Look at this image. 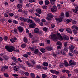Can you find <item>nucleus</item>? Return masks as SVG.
<instances>
[{
	"mask_svg": "<svg viewBox=\"0 0 78 78\" xmlns=\"http://www.w3.org/2000/svg\"><path fill=\"white\" fill-rule=\"evenodd\" d=\"M23 41L24 42L27 43L28 42V40H27V38L25 37L24 38Z\"/></svg>",
	"mask_w": 78,
	"mask_h": 78,
	"instance_id": "35",
	"label": "nucleus"
},
{
	"mask_svg": "<svg viewBox=\"0 0 78 78\" xmlns=\"http://www.w3.org/2000/svg\"><path fill=\"white\" fill-rule=\"evenodd\" d=\"M36 25V24L33 23L29 25V27L30 28H34Z\"/></svg>",
	"mask_w": 78,
	"mask_h": 78,
	"instance_id": "5",
	"label": "nucleus"
},
{
	"mask_svg": "<svg viewBox=\"0 0 78 78\" xmlns=\"http://www.w3.org/2000/svg\"><path fill=\"white\" fill-rule=\"evenodd\" d=\"M64 65H65L66 67H67L69 66V63H68V62H67V61H66V60L64 61Z\"/></svg>",
	"mask_w": 78,
	"mask_h": 78,
	"instance_id": "16",
	"label": "nucleus"
},
{
	"mask_svg": "<svg viewBox=\"0 0 78 78\" xmlns=\"http://www.w3.org/2000/svg\"><path fill=\"white\" fill-rule=\"evenodd\" d=\"M30 75L32 77V78H34V76H35V75H34V74L33 73H30Z\"/></svg>",
	"mask_w": 78,
	"mask_h": 78,
	"instance_id": "33",
	"label": "nucleus"
},
{
	"mask_svg": "<svg viewBox=\"0 0 78 78\" xmlns=\"http://www.w3.org/2000/svg\"><path fill=\"white\" fill-rule=\"evenodd\" d=\"M29 35L30 37H32L33 36L32 35H31V34L30 33H29Z\"/></svg>",
	"mask_w": 78,
	"mask_h": 78,
	"instance_id": "62",
	"label": "nucleus"
},
{
	"mask_svg": "<svg viewBox=\"0 0 78 78\" xmlns=\"http://www.w3.org/2000/svg\"><path fill=\"white\" fill-rule=\"evenodd\" d=\"M5 49H6L9 52H12L14 50H15L16 48L13 46H6L5 47Z\"/></svg>",
	"mask_w": 78,
	"mask_h": 78,
	"instance_id": "2",
	"label": "nucleus"
},
{
	"mask_svg": "<svg viewBox=\"0 0 78 78\" xmlns=\"http://www.w3.org/2000/svg\"><path fill=\"white\" fill-rule=\"evenodd\" d=\"M12 59L13 60L14 62H17V59L14 57H12Z\"/></svg>",
	"mask_w": 78,
	"mask_h": 78,
	"instance_id": "18",
	"label": "nucleus"
},
{
	"mask_svg": "<svg viewBox=\"0 0 78 78\" xmlns=\"http://www.w3.org/2000/svg\"><path fill=\"white\" fill-rule=\"evenodd\" d=\"M62 72H66L67 74L70 73V71L69 70H63L62 71Z\"/></svg>",
	"mask_w": 78,
	"mask_h": 78,
	"instance_id": "21",
	"label": "nucleus"
},
{
	"mask_svg": "<svg viewBox=\"0 0 78 78\" xmlns=\"http://www.w3.org/2000/svg\"><path fill=\"white\" fill-rule=\"evenodd\" d=\"M11 31L15 34H17V30L16 29H15L13 30H12Z\"/></svg>",
	"mask_w": 78,
	"mask_h": 78,
	"instance_id": "15",
	"label": "nucleus"
},
{
	"mask_svg": "<svg viewBox=\"0 0 78 78\" xmlns=\"http://www.w3.org/2000/svg\"><path fill=\"white\" fill-rule=\"evenodd\" d=\"M4 16L5 17H8V15L6 13H5L4 14Z\"/></svg>",
	"mask_w": 78,
	"mask_h": 78,
	"instance_id": "54",
	"label": "nucleus"
},
{
	"mask_svg": "<svg viewBox=\"0 0 78 78\" xmlns=\"http://www.w3.org/2000/svg\"><path fill=\"white\" fill-rule=\"evenodd\" d=\"M20 20H22V21H23V20H24V18L23 17H20Z\"/></svg>",
	"mask_w": 78,
	"mask_h": 78,
	"instance_id": "42",
	"label": "nucleus"
},
{
	"mask_svg": "<svg viewBox=\"0 0 78 78\" xmlns=\"http://www.w3.org/2000/svg\"><path fill=\"white\" fill-rule=\"evenodd\" d=\"M8 37L7 36H5L4 38V39L5 41H6L7 40H8Z\"/></svg>",
	"mask_w": 78,
	"mask_h": 78,
	"instance_id": "50",
	"label": "nucleus"
},
{
	"mask_svg": "<svg viewBox=\"0 0 78 78\" xmlns=\"http://www.w3.org/2000/svg\"><path fill=\"white\" fill-rule=\"evenodd\" d=\"M67 45V43L65 42L64 43V47H66Z\"/></svg>",
	"mask_w": 78,
	"mask_h": 78,
	"instance_id": "60",
	"label": "nucleus"
},
{
	"mask_svg": "<svg viewBox=\"0 0 78 78\" xmlns=\"http://www.w3.org/2000/svg\"><path fill=\"white\" fill-rule=\"evenodd\" d=\"M34 20L37 23H39L40 22L41 20L40 19L38 18H36L35 17L34 18Z\"/></svg>",
	"mask_w": 78,
	"mask_h": 78,
	"instance_id": "8",
	"label": "nucleus"
},
{
	"mask_svg": "<svg viewBox=\"0 0 78 78\" xmlns=\"http://www.w3.org/2000/svg\"><path fill=\"white\" fill-rule=\"evenodd\" d=\"M39 44L40 46H44V44L43 43H40Z\"/></svg>",
	"mask_w": 78,
	"mask_h": 78,
	"instance_id": "56",
	"label": "nucleus"
},
{
	"mask_svg": "<svg viewBox=\"0 0 78 78\" xmlns=\"http://www.w3.org/2000/svg\"><path fill=\"white\" fill-rule=\"evenodd\" d=\"M35 33H38L39 32V29L37 28H35L34 30Z\"/></svg>",
	"mask_w": 78,
	"mask_h": 78,
	"instance_id": "12",
	"label": "nucleus"
},
{
	"mask_svg": "<svg viewBox=\"0 0 78 78\" xmlns=\"http://www.w3.org/2000/svg\"><path fill=\"white\" fill-rule=\"evenodd\" d=\"M52 49H53V48H52L51 47H49L48 48V50L49 51L50 50H52Z\"/></svg>",
	"mask_w": 78,
	"mask_h": 78,
	"instance_id": "51",
	"label": "nucleus"
},
{
	"mask_svg": "<svg viewBox=\"0 0 78 78\" xmlns=\"http://www.w3.org/2000/svg\"><path fill=\"white\" fill-rule=\"evenodd\" d=\"M34 53L35 54H38L39 53V50L37 49H35L34 50Z\"/></svg>",
	"mask_w": 78,
	"mask_h": 78,
	"instance_id": "26",
	"label": "nucleus"
},
{
	"mask_svg": "<svg viewBox=\"0 0 78 78\" xmlns=\"http://www.w3.org/2000/svg\"><path fill=\"white\" fill-rule=\"evenodd\" d=\"M39 3L40 5H42L43 4V1H41L39 2Z\"/></svg>",
	"mask_w": 78,
	"mask_h": 78,
	"instance_id": "55",
	"label": "nucleus"
},
{
	"mask_svg": "<svg viewBox=\"0 0 78 78\" xmlns=\"http://www.w3.org/2000/svg\"><path fill=\"white\" fill-rule=\"evenodd\" d=\"M78 51L76 50H74V53L75 54H78Z\"/></svg>",
	"mask_w": 78,
	"mask_h": 78,
	"instance_id": "59",
	"label": "nucleus"
},
{
	"mask_svg": "<svg viewBox=\"0 0 78 78\" xmlns=\"http://www.w3.org/2000/svg\"><path fill=\"white\" fill-rule=\"evenodd\" d=\"M9 15L10 17H12L14 16V14L12 13H10L9 14Z\"/></svg>",
	"mask_w": 78,
	"mask_h": 78,
	"instance_id": "47",
	"label": "nucleus"
},
{
	"mask_svg": "<svg viewBox=\"0 0 78 78\" xmlns=\"http://www.w3.org/2000/svg\"><path fill=\"white\" fill-rule=\"evenodd\" d=\"M24 74L26 76H28L29 75V73L28 72H25Z\"/></svg>",
	"mask_w": 78,
	"mask_h": 78,
	"instance_id": "48",
	"label": "nucleus"
},
{
	"mask_svg": "<svg viewBox=\"0 0 78 78\" xmlns=\"http://www.w3.org/2000/svg\"><path fill=\"white\" fill-rule=\"evenodd\" d=\"M18 28L20 32H22L23 31V28L22 27H18Z\"/></svg>",
	"mask_w": 78,
	"mask_h": 78,
	"instance_id": "13",
	"label": "nucleus"
},
{
	"mask_svg": "<svg viewBox=\"0 0 78 78\" xmlns=\"http://www.w3.org/2000/svg\"><path fill=\"white\" fill-rule=\"evenodd\" d=\"M17 6L18 8L20 9L22 7V4H19Z\"/></svg>",
	"mask_w": 78,
	"mask_h": 78,
	"instance_id": "30",
	"label": "nucleus"
},
{
	"mask_svg": "<svg viewBox=\"0 0 78 78\" xmlns=\"http://www.w3.org/2000/svg\"><path fill=\"white\" fill-rule=\"evenodd\" d=\"M14 39H15L16 40H17V38L16 37H14V38H12L11 39H10V41L12 43H14L15 42V41H14Z\"/></svg>",
	"mask_w": 78,
	"mask_h": 78,
	"instance_id": "17",
	"label": "nucleus"
},
{
	"mask_svg": "<svg viewBox=\"0 0 78 78\" xmlns=\"http://www.w3.org/2000/svg\"><path fill=\"white\" fill-rule=\"evenodd\" d=\"M73 24L75 25L76 23V21L75 20H73L72 22Z\"/></svg>",
	"mask_w": 78,
	"mask_h": 78,
	"instance_id": "40",
	"label": "nucleus"
},
{
	"mask_svg": "<svg viewBox=\"0 0 78 78\" xmlns=\"http://www.w3.org/2000/svg\"><path fill=\"white\" fill-rule=\"evenodd\" d=\"M13 22L14 23H15V24H17L18 23V22L17 21L15 20H13Z\"/></svg>",
	"mask_w": 78,
	"mask_h": 78,
	"instance_id": "38",
	"label": "nucleus"
},
{
	"mask_svg": "<svg viewBox=\"0 0 78 78\" xmlns=\"http://www.w3.org/2000/svg\"><path fill=\"white\" fill-rule=\"evenodd\" d=\"M35 2V0H29V3H32L33 2Z\"/></svg>",
	"mask_w": 78,
	"mask_h": 78,
	"instance_id": "44",
	"label": "nucleus"
},
{
	"mask_svg": "<svg viewBox=\"0 0 78 78\" xmlns=\"http://www.w3.org/2000/svg\"><path fill=\"white\" fill-rule=\"evenodd\" d=\"M41 66L40 65H38L37 66V68L38 69H41Z\"/></svg>",
	"mask_w": 78,
	"mask_h": 78,
	"instance_id": "53",
	"label": "nucleus"
},
{
	"mask_svg": "<svg viewBox=\"0 0 78 78\" xmlns=\"http://www.w3.org/2000/svg\"><path fill=\"white\" fill-rule=\"evenodd\" d=\"M40 50L42 53H45V50L44 48H41Z\"/></svg>",
	"mask_w": 78,
	"mask_h": 78,
	"instance_id": "29",
	"label": "nucleus"
},
{
	"mask_svg": "<svg viewBox=\"0 0 78 78\" xmlns=\"http://www.w3.org/2000/svg\"><path fill=\"white\" fill-rule=\"evenodd\" d=\"M73 33H74V34H77L78 33V32H77V31L74 30L73 31Z\"/></svg>",
	"mask_w": 78,
	"mask_h": 78,
	"instance_id": "41",
	"label": "nucleus"
},
{
	"mask_svg": "<svg viewBox=\"0 0 78 78\" xmlns=\"http://www.w3.org/2000/svg\"><path fill=\"white\" fill-rule=\"evenodd\" d=\"M54 27H55V24H51V28H54Z\"/></svg>",
	"mask_w": 78,
	"mask_h": 78,
	"instance_id": "46",
	"label": "nucleus"
},
{
	"mask_svg": "<svg viewBox=\"0 0 78 78\" xmlns=\"http://www.w3.org/2000/svg\"><path fill=\"white\" fill-rule=\"evenodd\" d=\"M50 72L51 73H55V74H56V75L59 73V72L56 71L55 70H50Z\"/></svg>",
	"mask_w": 78,
	"mask_h": 78,
	"instance_id": "6",
	"label": "nucleus"
},
{
	"mask_svg": "<svg viewBox=\"0 0 78 78\" xmlns=\"http://www.w3.org/2000/svg\"><path fill=\"white\" fill-rule=\"evenodd\" d=\"M60 17L62 19H64V14L62 13L60 16Z\"/></svg>",
	"mask_w": 78,
	"mask_h": 78,
	"instance_id": "24",
	"label": "nucleus"
},
{
	"mask_svg": "<svg viewBox=\"0 0 78 78\" xmlns=\"http://www.w3.org/2000/svg\"><path fill=\"white\" fill-rule=\"evenodd\" d=\"M73 11L75 13L77 12L78 11V6H76L75 7V10L73 9Z\"/></svg>",
	"mask_w": 78,
	"mask_h": 78,
	"instance_id": "14",
	"label": "nucleus"
},
{
	"mask_svg": "<svg viewBox=\"0 0 78 78\" xmlns=\"http://www.w3.org/2000/svg\"><path fill=\"white\" fill-rule=\"evenodd\" d=\"M29 49H30V50L32 51H34V48H33V47H29Z\"/></svg>",
	"mask_w": 78,
	"mask_h": 78,
	"instance_id": "39",
	"label": "nucleus"
},
{
	"mask_svg": "<svg viewBox=\"0 0 78 78\" xmlns=\"http://www.w3.org/2000/svg\"><path fill=\"white\" fill-rule=\"evenodd\" d=\"M41 21L42 22H45V20L44 19H43L41 20Z\"/></svg>",
	"mask_w": 78,
	"mask_h": 78,
	"instance_id": "64",
	"label": "nucleus"
},
{
	"mask_svg": "<svg viewBox=\"0 0 78 78\" xmlns=\"http://www.w3.org/2000/svg\"><path fill=\"white\" fill-rule=\"evenodd\" d=\"M36 12H37L38 14H41V13H42V11L41 9H37L36 10Z\"/></svg>",
	"mask_w": 78,
	"mask_h": 78,
	"instance_id": "11",
	"label": "nucleus"
},
{
	"mask_svg": "<svg viewBox=\"0 0 78 78\" xmlns=\"http://www.w3.org/2000/svg\"><path fill=\"white\" fill-rule=\"evenodd\" d=\"M42 77L43 78H45V77H47V75L43 74L42 75Z\"/></svg>",
	"mask_w": 78,
	"mask_h": 78,
	"instance_id": "49",
	"label": "nucleus"
},
{
	"mask_svg": "<svg viewBox=\"0 0 78 78\" xmlns=\"http://www.w3.org/2000/svg\"><path fill=\"white\" fill-rule=\"evenodd\" d=\"M57 45H62V43L60 41H58L56 44Z\"/></svg>",
	"mask_w": 78,
	"mask_h": 78,
	"instance_id": "32",
	"label": "nucleus"
},
{
	"mask_svg": "<svg viewBox=\"0 0 78 78\" xmlns=\"http://www.w3.org/2000/svg\"><path fill=\"white\" fill-rule=\"evenodd\" d=\"M12 76H13L16 77V76H18V75H17V74H12Z\"/></svg>",
	"mask_w": 78,
	"mask_h": 78,
	"instance_id": "58",
	"label": "nucleus"
},
{
	"mask_svg": "<svg viewBox=\"0 0 78 78\" xmlns=\"http://www.w3.org/2000/svg\"><path fill=\"white\" fill-rule=\"evenodd\" d=\"M55 20H58V21H59V22H61L62 20V18H60H60L57 19V18H55Z\"/></svg>",
	"mask_w": 78,
	"mask_h": 78,
	"instance_id": "28",
	"label": "nucleus"
},
{
	"mask_svg": "<svg viewBox=\"0 0 78 78\" xmlns=\"http://www.w3.org/2000/svg\"><path fill=\"white\" fill-rule=\"evenodd\" d=\"M72 21V19H70V20H69V19L66 20V22H67V23H69L70 22H71Z\"/></svg>",
	"mask_w": 78,
	"mask_h": 78,
	"instance_id": "34",
	"label": "nucleus"
},
{
	"mask_svg": "<svg viewBox=\"0 0 78 78\" xmlns=\"http://www.w3.org/2000/svg\"><path fill=\"white\" fill-rule=\"evenodd\" d=\"M48 17H47L46 18L47 20H50L51 18H53V16L51 13H48Z\"/></svg>",
	"mask_w": 78,
	"mask_h": 78,
	"instance_id": "7",
	"label": "nucleus"
},
{
	"mask_svg": "<svg viewBox=\"0 0 78 78\" xmlns=\"http://www.w3.org/2000/svg\"><path fill=\"white\" fill-rule=\"evenodd\" d=\"M69 48L70 51H72L75 48V47L73 45H71L69 47Z\"/></svg>",
	"mask_w": 78,
	"mask_h": 78,
	"instance_id": "19",
	"label": "nucleus"
},
{
	"mask_svg": "<svg viewBox=\"0 0 78 78\" xmlns=\"http://www.w3.org/2000/svg\"><path fill=\"white\" fill-rule=\"evenodd\" d=\"M51 12H56L57 11V7L56 6L54 5L51 9Z\"/></svg>",
	"mask_w": 78,
	"mask_h": 78,
	"instance_id": "4",
	"label": "nucleus"
},
{
	"mask_svg": "<svg viewBox=\"0 0 78 78\" xmlns=\"http://www.w3.org/2000/svg\"><path fill=\"white\" fill-rule=\"evenodd\" d=\"M56 0H51V5H54L55 1Z\"/></svg>",
	"mask_w": 78,
	"mask_h": 78,
	"instance_id": "31",
	"label": "nucleus"
},
{
	"mask_svg": "<svg viewBox=\"0 0 78 78\" xmlns=\"http://www.w3.org/2000/svg\"><path fill=\"white\" fill-rule=\"evenodd\" d=\"M8 66H5L3 67H2L1 69V70L2 71H5V69H8Z\"/></svg>",
	"mask_w": 78,
	"mask_h": 78,
	"instance_id": "20",
	"label": "nucleus"
},
{
	"mask_svg": "<svg viewBox=\"0 0 78 78\" xmlns=\"http://www.w3.org/2000/svg\"><path fill=\"white\" fill-rule=\"evenodd\" d=\"M66 31L68 33H70V34H72V31L71 29L69 28H66Z\"/></svg>",
	"mask_w": 78,
	"mask_h": 78,
	"instance_id": "10",
	"label": "nucleus"
},
{
	"mask_svg": "<svg viewBox=\"0 0 78 78\" xmlns=\"http://www.w3.org/2000/svg\"><path fill=\"white\" fill-rule=\"evenodd\" d=\"M26 47V45L25 44H23L21 45V47L22 48H25Z\"/></svg>",
	"mask_w": 78,
	"mask_h": 78,
	"instance_id": "43",
	"label": "nucleus"
},
{
	"mask_svg": "<svg viewBox=\"0 0 78 78\" xmlns=\"http://www.w3.org/2000/svg\"><path fill=\"white\" fill-rule=\"evenodd\" d=\"M69 64L70 65H76V62H74L73 61L71 60L69 62Z\"/></svg>",
	"mask_w": 78,
	"mask_h": 78,
	"instance_id": "9",
	"label": "nucleus"
},
{
	"mask_svg": "<svg viewBox=\"0 0 78 78\" xmlns=\"http://www.w3.org/2000/svg\"><path fill=\"white\" fill-rule=\"evenodd\" d=\"M27 23H33V21L31 20L28 19L27 20Z\"/></svg>",
	"mask_w": 78,
	"mask_h": 78,
	"instance_id": "23",
	"label": "nucleus"
},
{
	"mask_svg": "<svg viewBox=\"0 0 78 78\" xmlns=\"http://www.w3.org/2000/svg\"><path fill=\"white\" fill-rule=\"evenodd\" d=\"M66 16L67 17H69V13L68 12H66Z\"/></svg>",
	"mask_w": 78,
	"mask_h": 78,
	"instance_id": "37",
	"label": "nucleus"
},
{
	"mask_svg": "<svg viewBox=\"0 0 78 78\" xmlns=\"http://www.w3.org/2000/svg\"><path fill=\"white\" fill-rule=\"evenodd\" d=\"M57 53L58 54H59V55H66V53L65 52H64V50H59V51H57Z\"/></svg>",
	"mask_w": 78,
	"mask_h": 78,
	"instance_id": "3",
	"label": "nucleus"
},
{
	"mask_svg": "<svg viewBox=\"0 0 78 78\" xmlns=\"http://www.w3.org/2000/svg\"><path fill=\"white\" fill-rule=\"evenodd\" d=\"M42 8L44 9H47V6L45 5H43L42 6Z\"/></svg>",
	"mask_w": 78,
	"mask_h": 78,
	"instance_id": "36",
	"label": "nucleus"
},
{
	"mask_svg": "<svg viewBox=\"0 0 78 78\" xmlns=\"http://www.w3.org/2000/svg\"><path fill=\"white\" fill-rule=\"evenodd\" d=\"M43 65L44 66H48V62H45L43 63Z\"/></svg>",
	"mask_w": 78,
	"mask_h": 78,
	"instance_id": "25",
	"label": "nucleus"
},
{
	"mask_svg": "<svg viewBox=\"0 0 78 78\" xmlns=\"http://www.w3.org/2000/svg\"><path fill=\"white\" fill-rule=\"evenodd\" d=\"M4 76H5V77H8V76H9V75H8V74H4Z\"/></svg>",
	"mask_w": 78,
	"mask_h": 78,
	"instance_id": "52",
	"label": "nucleus"
},
{
	"mask_svg": "<svg viewBox=\"0 0 78 78\" xmlns=\"http://www.w3.org/2000/svg\"><path fill=\"white\" fill-rule=\"evenodd\" d=\"M76 26L75 25H73L72 26V29H74V28H76Z\"/></svg>",
	"mask_w": 78,
	"mask_h": 78,
	"instance_id": "63",
	"label": "nucleus"
},
{
	"mask_svg": "<svg viewBox=\"0 0 78 78\" xmlns=\"http://www.w3.org/2000/svg\"><path fill=\"white\" fill-rule=\"evenodd\" d=\"M47 30H48V29L46 27H44L43 28V30L44 31H47Z\"/></svg>",
	"mask_w": 78,
	"mask_h": 78,
	"instance_id": "45",
	"label": "nucleus"
},
{
	"mask_svg": "<svg viewBox=\"0 0 78 78\" xmlns=\"http://www.w3.org/2000/svg\"><path fill=\"white\" fill-rule=\"evenodd\" d=\"M23 56H24V57H25V58H27L28 56V55L27 54H24L23 55Z\"/></svg>",
	"mask_w": 78,
	"mask_h": 78,
	"instance_id": "57",
	"label": "nucleus"
},
{
	"mask_svg": "<svg viewBox=\"0 0 78 78\" xmlns=\"http://www.w3.org/2000/svg\"><path fill=\"white\" fill-rule=\"evenodd\" d=\"M14 69L15 70L18 71L19 70V67L16 66L14 67Z\"/></svg>",
	"mask_w": 78,
	"mask_h": 78,
	"instance_id": "22",
	"label": "nucleus"
},
{
	"mask_svg": "<svg viewBox=\"0 0 78 78\" xmlns=\"http://www.w3.org/2000/svg\"><path fill=\"white\" fill-rule=\"evenodd\" d=\"M59 31L61 32H63V31H64V29H61L59 30Z\"/></svg>",
	"mask_w": 78,
	"mask_h": 78,
	"instance_id": "61",
	"label": "nucleus"
},
{
	"mask_svg": "<svg viewBox=\"0 0 78 78\" xmlns=\"http://www.w3.org/2000/svg\"><path fill=\"white\" fill-rule=\"evenodd\" d=\"M49 3H50V2L46 0L45 1V5H48Z\"/></svg>",
	"mask_w": 78,
	"mask_h": 78,
	"instance_id": "27",
	"label": "nucleus"
},
{
	"mask_svg": "<svg viewBox=\"0 0 78 78\" xmlns=\"http://www.w3.org/2000/svg\"><path fill=\"white\" fill-rule=\"evenodd\" d=\"M57 36L58 37H57L56 35H52L51 36V39L53 40H55V41L57 40L58 38L60 41L63 40V39H64V40H65V41H68V40L69 39V37L68 36L64 34L62 37V36L61 35V34L59 33L57 34Z\"/></svg>",
	"mask_w": 78,
	"mask_h": 78,
	"instance_id": "1",
	"label": "nucleus"
}]
</instances>
